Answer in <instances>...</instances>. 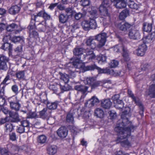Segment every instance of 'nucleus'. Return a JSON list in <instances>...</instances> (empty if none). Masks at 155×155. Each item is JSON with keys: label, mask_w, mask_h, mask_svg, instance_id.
<instances>
[{"label": "nucleus", "mask_w": 155, "mask_h": 155, "mask_svg": "<svg viewBox=\"0 0 155 155\" xmlns=\"http://www.w3.org/2000/svg\"><path fill=\"white\" fill-rule=\"evenodd\" d=\"M126 124V123L119 124L118 123L117 124L114 128L115 130L119 133L117 141L118 142H120L122 146L126 147L131 145L130 143L125 139L130 135L132 130L131 127H125Z\"/></svg>", "instance_id": "nucleus-1"}, {"label": "nucleus", "mask_w": 155, "mask_h": 155, "mask_svg": "<svg viewBox=\"0 0 155 155\" xmlns=\"http://www.w3.org/2000/svg\"><path fill=\"white\" fill-rule=\"evenodd\" d=\"M119 97L120 96L118 94H116L112 98L114 107L117 109H122L124 110L121 115V119L118 121L117 124L118 123L119 124L125 123L128 124L129 123L128 117L129 116L128 114L130 111V109L129 107L124 108V103L122 100L119 99Z\"/></svg>", "instance_id": "nucleus-2"}, {"label": "nucleus", "mask_w": 155, "mask_h": 155, "mask_svg": "<svg viewBox=\"0 0 155 155\" xmlns=\"http://www.w3.org/2000/svg\"><path fill=\"white\" fill-rule=\"evenodd\" d=\"M86 50L82 48H76L73 50L74 54V55L77 56L78 58L76 57L72 63H69L66 65V68L70 69V68L74 67L83 70V68H78V66L79 63H81L83 65L85 66L82 62L85 59V57L84 54H83V53Z\"/></svg>", "instance_id": "nucleus-3"}, {"label": "nucleus", "mask_w": 155, "mask_h": 155, "mask_svg": "<svg viewBox=\"0 0 155 155\" xmlns=\"http://www.w3.org/2000/svg\"><path fill=\"white\" fill-rule=\"evenodd\" d=\"M121 50H123V56L125 61H129L130 58L129 57L126 48L124 47L123 45L119 44L111 48V51H113L115 53L119 52Z\"/></svg>", "instance_id": "nucleus-4"}, {"label": "nucleus", "mask_w": 155, "mask_h": 155, "mask_svg": "<svg viewBox=\"0 0 155 155\" xmlns=\"http://www.w3.org/2000/svg\"><path fill=\"white\" fill-rule=\"evenodd\" d=\"M8 101L11 109L16 111H18L21 107L19 100L16 96H13L8 98Z\"/></svg>", "instance_id": "nucleus-5"}, {"label": "nucleus", "mask_w": 155, "mask_h": 155, "mask_svg": "<svg viewBox=\"0 0 155 155\" xmlns=\"http://www.w3.org/2000/svg\"><path fill=\"white\" fill-rule=\"evenodd\" d=\"M93 9L90 11L91 17L89 21V28L95 29L97 28V25L94 19L97 18L98 15L97 13V8H94Z\"/></svg>", "instance_id": "nucleus-6"}, {"label": "nucleus", "mask_w": 155, "mask_h": 155, "mask_svg": "<svg viewBox=\"0 0 155 155\" xmlns=\"http://www.w3.org/2000/svg\"><path fill=\"white\" fill-rule=\"evenodd\" d=\"M78 68H83V70L82 72H85L87 71L93 70L96 69L99 73H104V68H101L98 67L95 64L87 66H84L82 64L79 62L78 64Z\"/></svg>", "instance_id": "nucleus-7"}, {"label": "nucleus", "mask_w": 155, "mask_h": 155, "mask_svg": "<svg viewBox=\"0 0 155 155\" xmlns=\"http://www.w3.org/2000/svg\"><path fill=\"white\" fill-rule=\"evenodd\" d=\"M108 0H104L99 7V11L101 17H107L109 16L107 8L109 6Z\"/></svg>", "instance_id": "nucleus-8"}, {"label": "nucleus", "mask_w": 155, "mask_h": 155, "mask_svg": "<svg viewBox=\"0 0 155 155\" xmlns=\"http://www.w3.org/2000/svg\"><path fill=\"white\" fill-rule=\"evenodd\" d=\"M106 33H102L95 36V39L99 41V44L97 45L98 48H101L105 45L106 41Z\"/></svg>", "instance_id": "nucleus-9"}, {"label": "nucleus", "mask_w": 155, "mask_h": 155, "mask_svg": "<svg viewBox=\"0 0 155 155\" xmlns=\"http://www.w3.org/2000/svg\"><path fill=\"white\" fill-rule=\"evenodd\" d=\"M147 50V47L145 43L140 45L138 48L134 51V53L138 56H143Z\"/></svg>", "instance_id": "nucleus-10"}, {"label": "nucleus", "mask_w": 155, "mask_h": 155, "mask_svg": "<svg viewBox=\"0 0 155 155\" xmlns=\"http://www.w3.org/2000/svg\"><path fill=\"white\" fill-rule=\"evenodd\" d=\"M128 94L130 97H131L133 101L135 102L137 105L139 107L140 111V113L141 115V116L143 115V106L142 105L141 102L140 101L139 99L137 97H135L134 94L132 93L131 91H128Z\"/></svg>", "instance_id": "nucleus-11"}, {"label": "nucleus", "mask_w": 155, "mask_h": 155, "mask_svg": "<svg viewBox=\"0 0 155 155\" xmlns=\"http://www.w3.org/2000/svg\"><path fill=\"white\" fill-rule=\"evenodd\" d=\"M68 132V130L66 127H61L57 130V134L59 137L63 138L66 137Z\"/></svg>", "instance_id": "nucleus-12"}, {"label": "nucleus", "mask_w": 155, "mask_h": 155, "mask_svg": "<svg viewBox=\"0 0 155 155\" xmlns=\"http://www.w3.org/2000/svg\"><path fill=\"white\" fill-rule=\"evenodd\" d=\"M128 36L130 39H136L139 38L140 34L138 30L132 28L129 31Z\"/></svg>", "instance_id": "nucleus-13"}, {"label": "nucleus", "mask_w": 155, "mask_h": 155, "mask_svg": "<svg viewBox=\"0 0 155 155\" xmlns=\"http://www.w3.org/2000/svg\"><path fill=\"white\" fill-rule=\"evenodd\" d=\"M94 41L95 40L93 37H90L87 39L86 43L91 49H94L98 47Z\"/></svg>", "instance_id": "nucleus-14"}, {"label": "nucleus", "mask_w": 155, "mask_h": 155, "mask_svg": "<svg viewBox=\"0 0 155 155\" xmlns=\"http://www.w3.org/2000/svg\"><path fill=\"white\" fill-rule=\"evenodd\" d=\"M146 95L151 97H155V84H152L149 86L148 90L146 92Z\"/></svg>", "instance_id": "nucleus-15"}, {"label": "nucleus", "mask_w": 155, "mask_h": 155, "mask_svg": "<svg viewBox=\"0 0 155 155\" xmlns=\"http://www.w3.org/2000/svg\"><path fill=\"white\" fill-rule=\"evenodd\" d=\"M98 102L99 100L97 97L95 96H93L85 103V105L86 106L91 107Z\"/></svg>", "instance_id": "nucleus-16"}, {"label": "nucleus", "mask_w": 155, "mask_h": 155, "mask_svg": "<svg viewBox=\"0 0 155 155\" xmlns=\"http://www.w3.org/2000/svg\"><path fill=\"white\" fill-rule=\"evenodd\" d=\"M131 26V25L127 22H122L118 24V27L120 30L125 32L130 28Z\"/></svg>", "instance_id": "nucleus-17"}, {"label": "nucleus", "mask_w": 155, "mask_h": 155, "mask_svg": "<svg viewBox=\"0 0 155 155\" xmlns=\"http://www.w3.org/2000/svg\"><path fill=\"white\" fill-rule=\"evenodd\" d=\"M127 1L125 0H118L114 3V5L117 8H123L127 6Z\"/></svg>", "instance_id": "nucleus-18"}, {"label": "nucleus", "mask_w": 155, "mask_h": 155, "mask_svg": "<svg viewBox=\"0 0 155 155\" xmlns=\"http://www.w3.org/2000/svg\"><path fill=\"white\" fill-rule=\"evenodd\" d=\"M35 24L30 25L28 27L30 29V35L31 37L37 38L38 36V33L35 31Z\"/></svg>", "instance_id": "nucleus-19"}, {"label": "nucleus", "mask_w": 155, "mask_h": 155, "mask_svg": "<svg viewBox=\"0 0 155 155\" xmlns=\"http://www.w3.org/2000/svg\"><path fill=\"white\" fill-rule=\"evenodd\" d=\"M86 51L85 59L86 58L89 60H92L95 58V55L93 52L92 50H89L88 49L86 50Z\"/></svg>", "instance_id": "nucleus-20"}, {"label": "nucleus", "mask_w": 155, "mask_h": 155, "mask_svg": "<svg viewBox=\"0 0 155 155\" xmlns=\"http://www.w3.org/2000/svg\"><path fill=\"white\" fill-rule=\"evenodd\" d=\"M42 17L45 20V23L46 25V21L48 20V15L45 13L44 11H41L37 15L34 16L35 21H36V18L38 17Z\"/></svg>", "instance_id": "nucleus-21"}, {"label": "nucleus", "mask_w": 155, "mask_h": 155, "mask_svg": "<svg viewBox=\"0 0 155 155\" xmlns=\"http://www.w3.org/2000/svg\"><path fill=\"white\" fill-rule=\"evenodd\" d=\"M127 3L129 7L132 9L137 10L140 7L139 5L137 4L131 0H127Z\"/></svg>", "instance_id": "nucleus-22"}, {"label": "nucleus", "mask_w": 155, "mask_h": 155, "mask_svg": "<svg viewBox=\"0 0 155 155\" xmlns=\"http://www.w3.org/2000/svg\"><path fill=\"white\" fill-rule=\"evenodd\" d=\"M101 104L102 106L105 109L109 108L111 105V102L109 99H105L102 101Z\"/></svg>", "instance_id": "nucleus-23"}, {"label": "nucleus", "mask_w": 155, "mask_h": 155, "mask_svg": "<svg viewBox=\"0 0 155 155\" xmlns=\"http://www.w3.org/2000/svg\"><path fill=\"white\" fill-rule=\"evenodd\" d=\"M20 9V8L17 5L13 6L9 9V12L11 14L15 15L18 13Z\"/></svg>", "instance_id": "nucleus-24"}, {"label": "nucleus", "mask_w": 155, "mask_h": 155, "mask_svg": "<svg viewBox=\"0 0 155 155\" xmlns=\"http://www.w3.org/2000/svg\"><path fill=\"white\" fill-rule=\"evenodd\" d=\"M94 115L97 117L101 118L104 117V113L102 109L97 108L95 110Z\"/></svg>", "instance_id": "nucleus-25"}, {"label": "nucleus", "mask_w": 155, "mask_h": 155, "mask_svg": "<svg viewBox=\"0 0 155 155\" xmlns=\"http://www.w3.org/2000/svg\"><path fill=\"white\" fill-rule=\"evenodd\" d=\"M1 48L5 51H10L12 50V45L9 43L5 42L2 45Z\"/></svg>", "instance_id": "nucleus-26"}, {"label": "nucleus", "mask_w": 155, "mask_h": 155, "mask_svg": "<svg viewBox=\"0 0 155 155\" xmlns=\"http://www.w3.org/2000/svg\"><path fill=\"white\" fill-rule=\"evenodd\" d=\"M88 88V87L87 86L82 85H76L74 87L76 90L81 91L83 93L86 92Z\"/></svg>", "instance_id": "nucleus-27"}, {"label": "nucleus", "mask_w": 155, "mask_h": 155, "mask_svg": "<svg viewBox=\"0 0 155 155\" xmlns=\"http://www.w3.org/2000/svg\"><path fill=\"white\" fill-rule=\"evenodd\" d=\"M48 108L46 107L39 112V115L40 117L45 119L48 116Z\"/></svg>", "instance_id": "nucleus-28"}, {"label": "nucleus", "mask_w": 155, "mask_h": 155, "mask_svg": "<svg viewBox=\"0 0 155 155\" xmlns=\"http://www.w3.org/2000/svg\"><path fill=\"white\" fill-rule=\"evenodd\" d=\"M47 137L44 135H40L37 138V142L41 144H44L45 143Z\"/></svg>", "instance_id": "nucleus-29"}, {"label": "nucleus", "mask_w": 155, "mask_h": 155, "mask_svg": "<svg viewBox=\"0 0 155 155\" xmlns=\"http://www.w3.org/2000/svg\"><path fill=\"white\" fill-rule=\"evenodd\" d=\"M58 147L55 145H53L49 148V154L53 155L55 154L57 151Z\"/></svg>", "instance_id": "nucleus-30"}, {"label": "nucleus", "mask_w": 155, "mask_h": 155, "mask_svg": "<svg viewBox=\"0 0 155 155\" xmlns=\"http://www.w3.org/2000/svg\"><path fill=\"white\" fill-rule=\"evenodd\" d=\"M83 118L87 121H89L90 119L91 114L89 111H85L83 114L81 115Z\"/></svg>", "instance_id": "nucleus-31"}, {"label": "nucleus", "mask_w": 155, "mask_h": 155, "mask_svg": "<svg viewBox=\"0 0 155 155\" xmlns=\"http://www.w3.org/2000/svg\"><path fill=\"white\" fill-rule=\"evenodd\" d=\"M18 25L14 23H12L7 26L6 27V30L8 31H12L16 29Z\"/></svg>", "instance_id": "nucleus-32"}, {"label": "nucleus", "mask_w": 155, "mask_h": 155, "mask_svg": "<svg viewBox=\"0 0 155 155\" xmlns=\"http://www.w3.org/2000/svg\"><path fill=\"white\" fill-rule=\"evenodd\" d=\"M68 15L62 14L60 15L59 17V20L62 23H65L68 19Z\"/></svg>", "instance_id": "nucleus-33"}, {"label": "nucleus", "mask_w": 155, "mask_h": 155, "mask_svg": "<svg viewBox=\"0 0 155 155\" xmlns=\"http://www.w3.org/2000/svg\"><path fill=\"white\" fill-rule=\"evenodd\" d=\"M106 56L104 55L100 54L97 56V59L98 61V62L101 64L102 63L105 62L106 60Z\"/></svg>", "instance_id": "nucleus-34"}, {"label": "nucleus", "mask_w": 155, "mask_h": 155, "mask_svg": "<svg viewBox=\"0 0 155 155\" xmlns=\"http://www.w3.org/2000/svg\"><path fill=\"white\" fill-rule=\"evenodd\" d=\"M128 14V12L127 10H124L120 12L119 15L120 19L121 20L124 19Z\"/></svg>", "instance_id": "nucleus-35"}, {"label": "nucleus", "mask_w": 155, "mask_h": 155, "mask_svg": "<svg viewBox=\"0 0 155 155\" xmlns=\"http://www.w3.org/2000/svg\"><path fill=\"white\" fill-rule=\"evenodd\" d=\"M94 81V79L93 78H87L84 81V82L85 84L91 86Z\"/></svg>", "instance_id": "nucleus-36"}, {"label": "nucleus", "mask_w": 155, "mask_h": 155, "mask_svg": "<svg viewBox=\"0 0 155 155\" xmlns=\"http://www.w3.org/2000/svg\"><path fill=\"white\" fill-rule=\"evenodd\" d=\"M143 28L144 31L148 32H150L152 29V25L151 24L145 23L143 25Z\"/></svg>", "instance_id": "nucleus-37"}, {"label": "nucleus", "mask_w": 155, "mask_h": 155, "mask_svg": "<svg viewBox=\"0 0 155 155\" xmlns=\"http://www.w3.org/2000/svg\"><path fill=\"white\" fill-rule=\"evenodd\" d=\"M21 125L23 126L26 130V131H28L29 128L30 124L28 121L24 120L21 121Z\"/></svg>", "instance_id": "nucleus-38"}, {"label": "nucleus", "mask_w": 155, "mask_h": 155, "mask_svg": "<svg viewBox=\"0 0 155 155\" xmlns=\"http://www.w3.org/2000/svg\"><path fill=\"white\" fill-rule=\"evenodd\" d=\"M61 79L63 80L65 83H67L69 81V77L68 74H61Z\"/></svg>", "instance_id": "nucleus-39"}, {"label": "nucleus", "mask_w": 155, "mask_h": 155, "mask_svg": "<svg viewBox=\"0 0 155 155\" xmlns=\"http://www.w3.org/2000/svg\"><path fill=\"white\" fill-rule=\"evenodd\" d=\"M82 27L85 30H88L89 28V21L87 20L83 21L81 24Z\"/></svg>", "instance_id": "nucleus-40"}, {"label": "nucleus", "mask_w": 155, "mask_h": 155, "mask_svg": "<svg viewBox=\"0 0 155 155\" xmlns=\"http://www.w3.org/2000/svg\"><path fill=\"white\" fill-rule=\"evenodd\" d=\"M5 127L6 130L9 132L12 131L13 128L12 125L9 122L6 123Z\"/></svg>", "instance_id": "nucleus-41"}, {"label": "nucleus", "mask_w": 155, "mask_h": 155, "mask_svg": "<svg viewBox=\"0 0 155 155\" xmlns=\"http://www.w3.org/2000/svg\"><path fill=\"white\" fill-rule=\"evenodd\" d=\"M9 115L10 116L14 119L15 120H17L19 117V115L16 112H9Z\"/></svg>", "instance_id": "nucleus-42"}, {"label": "nucleus", "mask_w": 155, "mask_h": 155, "mask_svg": "<svg viewBox=\"0 0 155 155\" xmlns=\"http://www.w3.org/2000/svg\"><path fill=\"white\" fill-rule=\"evenodd\" d=\"M17 78L18 79H23L25 77V72L24 71H21L16 74Z\"/></svg>", "instance_id": "nucleus-43"}, {"label": "nucleus", "mask_w": 155, "mask_h": 155, "mask_svg": "<svg viewBox=\"0 0 155 155\" xmlns=\"http://www.w3.org/2000/svg\"><path fill=\"white\" fill-rule=\"evenodd\" d=\"M121 72L120 71H115L114 70H112L110 75L114 76H122L123 75V74H121Z\"/></svg>", "instance_id": "nucleus-44"}, {"label": "nucleus", "mask_w": 155, "mask_h": 155, "mask_svg": "<svg viewBox=\"0 0 155 155\" xmlns=\"http://www.w3.org/2000/svg\"><path fill=\"white\" fill-rule=\"evenodd\" d=\"M12 41L14 43H16L18 42H23L24 40L20 37L14 36L12 38Z\"/></svg>", "instance_id": "nucleus-45"}, {"label": "nucleus", "mask_w": 155, "mask_h": 155, "mask_svg": "<svg viewBox=\"0 0 155 155\" xmlns=\"http://www.w3.org/2000/svg\"><path fill=\"white\" fill-rule=\"evenodd\" d=\"M110 119H115L117 117V114L116 112L113 110L110 111L108 112Z\"/></svg>", "instance_id": "nucleus-46"}, {"label": "nucleus", "mask_w": 155, "mask_h": 155, "mask_svg": "<svg viewBox=\"0 0 155 155\" xmlns=\"http://www.w3.org/2000/svg\"><path fill=\"white\" fill-rule=\"evenodd\" d=\"M65 12L68 14L67 15H68V16H72L75 13L74 11H72V9L70 8H66L65 9Z\"/></svg>", "instance_id": "nucleus-47"}, {"label": "nucleus", "mask_w": 155, "mask_h": 155, "mask_svg": "<svg viewBox=\"0 0 155 155\" xmlns=\"http://www.w3.org/2000/svg\"><path fill=\"white\" fill-rule=\"evenodd\" d=\"M11 89L12 91L16 94H17L18 93V87L16 84H15L12 86Z\"/></svg>", "instance_id": "nucleus-48"}, {"label": "nucleus", "mask_w": 155, "mask_h": 155, "mask_svg": "<svg viewBox=\"0 0 155 155\" xmlns=\"http://www.w3.org/2000/svg\"><path fill=\"white\" fill-rule=\"evenodd\" d=\"M37 117V115L35 112H30L28 114L27 118H35Z\"/></svg>", "instance_id": "nucleus-49"}, {"label": "nucleus", "mask_w": 155, "mask_h": 155, "mask_svg": "<svg viewBox=\"0 0 155 155\" xmlns=\"http://www.w3.org/2000/svg\"><path fill=\"white\" fill-rule=\"evenodd\" d=\"M119 62L116 60H113L110 63V65L112 68H115L118 65Z\"/></svg>", "instance_id": "nucleus-50"}, {"label": "nucleus", "mask_w": 155, "mask_h": 155, "mask_svg": "<svg viewBox=\"0 0 155 155\" xmlns=\"http://www.w3.org/2000/svg\"><path fill=\"white\" fill-rule=\"evenodd\" d=\"M58 102H55L52 103L49 106V110H54L57 107Z\"/></svg>", "instance_id": "nucleus-51"}, {"label": "nucleus", "mask_w": 155, "mask_h": 155, "mask_svg": "<svg viewBox=\"0 0 155 155\" xmlns=\"http://www.w3.org/2000/svg\"><path fill=\"white\" fill-rule=\"evenodd\" d=\"M67 120L69 122L73 123L74 121V118L72 115L71 114H68L67 117Z\"/></svg>", "instance_id": "nucleus-52"}, {"label": "nucleus", "mask_w": 155, "mask_h": 155, "mask_svg": "<svg viewBox=\"0 0 155 155\" xmlns=\"http://www.w3.org/2000/svg\"><path fill=\"white\" fill-rule=\"evenodd\" d=\"M25 130L26 131V130L23 126H22L21 125H19V126L18 127L17 131L18 132L21 134L24 132Z\"/></svg>", "instance_id": "nucleus-53"}, {"label": "nucleus", "mask_w": 155, "mask_h": 155, "mask_svg": "<svg viewBox=\"0 0 155 155\" xmlns=\"http://www.w3.org/2000/svg\"><path fill=\"white\" fill-rule=\"evenodd\" d=\"M6 63L5 62L0 63V69L4 70H6L8 68Z\"/></svg>", "instance_id": "nucleus-54"}, {"label": "nucleus", "mask_w": 155, "mask_h": 155, "mask_svg": "<svg viewBox=\"0 0 155 155\" xmlns=\"http://www.w3.org/2000/svg\"><path fill=\"white\" fill-rule=\"evenodd\" d=\"M8 61V59L4 55H1L0 56V63L5 62H7Z\"/></svg>", "instance_id": "nucleus-55"}, {"label": "nucleus", "mask_w": 155, "mask_h": 155, "mask_svg": "<svg viewBox=\"0 0 155 155\" xmlns=\"http://www.w3.org/2000/svg\"><path fill=\"white\" fill-rule=\"evenodd\" d=\"M10 80V76L9 75H7L3 81L2 82L1 85L2 84H7L9 83L8 81Z\"/></svg>", "instance_id": "nucleus-56"}, {"label": "nucleus", "mask_w": 155, "mask_h": 155, "mask_svg": "<svg viewBox=\"0 0 155 155\" xmlns=\"http://www.w3.org/2000/svg\"><path fill=\"white\" fill-rule=\"evenodd\" d=\"M81 5L84 6H86L89 5V1L88 0H82L81 1Z\"/></svg>", "instance_id": "nucleus-57"}, {"label": "nucleus", "mask_w": 155, "mask_h": 155, "mask_svg": "<svg viewBox=\"0 0 155 155\" xmlns=\"http://www.w3.org/2000/svg\"><path fill=\"white\" fill-rule=\"evenodd\" d=\"M101 81H97L94 83L91 86V88L92 89L95 88L101 85Z\"/></svg>", "instance_id": "nucleus-58"}, {"label": "nucleus", "mask_w": 155, "mask_h": 155, "mask_svg": "<svg viewBox=\"0 0 155 155\" xmlns=\"http://www.w3.org/2000/svg\"><path fill=\"white\" fill-rule=\"evenodd\" d=\"M10 139L12 141H15L16 140V136L15 133H12L9 134Z\"/></svg>", "instance_id": "nucleus-59"}, {"label": "nucleus", "mask_w": 155, "mask_h": 155, "mask_svg": "<svg viewBox=\"0 0 155 155\" xmlns=\"http://www.w3.org/2000/svg\"><path fill=\"white\" fill-rule=\"evenodd\" d=\"M143 40L144 42V43H145V44L146 43H149V42H150V41L152 40L150 38H148V35L147 36H145V37H144V38H143Z\"/></svg>", "instance_id": "nucleus-60"}, {"label": "nucleus", "mask_w": 155, "mask_h": 155, "mask_svg": "<svg viewBox=\"0 0 155 155\" xmlns=\"http://www.w3.org/2000/svg\"><path fill=\"white\" fill-rule=\"evenodd\" d=\"M5 102V99L2 95L0 96V106H2L4 105Z\"/></svg>", "instance_id": "nucleus-61"}, {"label": "nucleus", "mask_w": 155, "mask_h": 155, "mask_svg": "<svg viewBox=\"0 0 155 155\" xmlns=\"http://www.w3.org/2000/svg\"><path fill=\"white\" fill-rule=\"evenodd\" d=\"M11 38L10 36L8 34V35H6L3 37L2 41L5 42H7L8 40L10 39Z\"/></svg>", "instance_id": "nucleus-62"}, {"label": "nucleus", "mask_w": 155, "mask_h": 155, "mask_svg": "<svg viewBox=\"0 0 155 155\" xmlns=\"http://www.w3.org/2000/svg\"><path fill=\"white\" fill-rule=\"evenodd\" d=\"M82 16V15L80 13H76L74 15V18L77 20L80 19Z\"/></svg>", "instance_id": "nucleus-63"}, {"label": "nucleus", "mask_w": 155, "mask_h": 155, "mask_svg": "<svg viewBox=\"0 0 155 155\" xmlns=\"http://www.w3.org/2000/svg\"><path fill=\"white\" fill-rule=\"evenodd\" d=\"M15 51L16 52L17 54L18 53L21 52L22 51V47L21 45H20L16 48L15 50Z\"/></svg>", "instance_id": "nucleus-64"}]
</instances>
